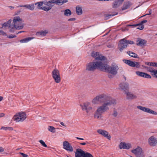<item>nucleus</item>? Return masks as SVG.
I'll list each match as a JSON object with an SVG mask.
<instances>
[{
    "instance_id": "nucleus-2",
    "label": "nucleus",
    "mask_w": 157,
    "mask_h": 157,
    "mask_svg": "<svg viewBox=\"0 0 157 157\" xmlns=\"http://www.w3.org/2000/svg\"><path fill=\"white\" fill-rule=\"evenodd\" d=\"M102 68H103V70H101V71L107 72L108 73V76L110 78H113L117 74L119 69L117 65L112 64L111 66H109L107 65L104 61L103 62Z\"/></svg>"
},
{
    "instance_id": "nucleus-43",
    "label": "nucleus",
    "mask_w": 157,
    "mask_h": 157,
    "mask_svg": "<svg viewBox=\"0 0 157 157\" xmlns=\"http://www.w3.org/2000/svg\"><path fill=\"white\" fill-rule=\"evenodd\" d=\"M139 24H134V25H127V27L130 26L134 28L137 26Z\"/></svg>"
},
{
    "instance_id": "nucleus-20",
    "label": "nucleus",
    "mask_w": 157,
    "mask_h": 157,
    "mask_svg": "<svg viewBox=\"0 0 157 157\" xmlns=\"http://www.w3.org/2000/svg\"><path fill=\"white\" fill-rule=\"evenodd\" d=\"M55 4H56V0H51L48 1H45L44 5L47 6L48 7H53Z\"/></svg>"
},
{
    "instance_id": "nucleus-5",
    "label": "nucleus",
    "mask_w": 157,
    "mask_h": 157,
    "mask_svg": "<svg viewBox=\"0 0 157 157\" xmlns=\"http://www.w3.org/2000/svg\"><path fill=\"white\" fill-rule=\"evenodd\" d=\"M26 118V114L24 112H21L15 115L13 119L16 122H21L24 121Z\"/></svg>"
},
{
    "instance_id": "nucleus-18",
    "label": "nucleus",
    "mask_w": 157,
    "mask_h": 157,
    "mask_svg": "<svg viewBox=\"0 0 157 157\" xmlns=\"http://www.w3.org/2000/svg\"><path fill=\"white\" fill-rule=\"evenodd\" d=\"M85 152L81 149L78 148L75 152V157H83Z\"/></svg>"
},
{
    "instance_id": "nucleus-61",
    "label": "nucleus",
    "mask_w": 157,
    "mask_h": 157,
    "mask_svg": "<svg viewBox=\"0 0 157 157\" xmlns=\"http://www.w3.org/2000/svg\"><path fill=\"white\" fill-rule=\"evenodd\" d=\"M97 1H103V0H97Z\"/></svg>"
},
{
    "instance_id": "nucleus-32",
    "label": "nucleus",
    "mask_w": 157,
    "mask_h": 157,
    "mask_svg": "<svg viewBox=\"0 0 157 157\" xmlns=\"http://www.w3.org/2000/svg\"><path fill=\"white\" fill-rule=\"evenodd\" d=\"M64 15L66 16H68L71 14V10L69 9H67L64 10Z\"/></svg>"
},
{
    "instance_id": "nucleus-31",
    "label": "nucleus",
    "mask_w": 157,
    "mask_h": 157,
    "mask_svg": "<svg viewBox=\"0 0 157 157\" xmlns=\"http://www.w3.org/2000/svg\"><path fill=\"white\" fill-rule=\"evenodd\" d=\"M129 6L130 4L128 2H126L125 3L122 7V10H123L127 9L129 7Z\"/></svg>"
},
{
    "instance_id": "nucleus-24",
    "label": "nucleus",
    "mask_w": 157,
    "mask_h": 157,
    "mask_svg": "<svg viewBox=\"0 0 157 157\" xmlns=\"http://www.w3.org/2000/svg\"><path fill=\"white\" fill-rule=\"evenodd\" d=\"M124 0H116L114 1L113 4V8H117L120 6L123 2Z\"/></svg>"
},
{
    "instance_id": "nucleus-7",
    "label": "nucleus",
    "mask_w": 157,
    "mask_h": 157,
    "mask_svg": "<svg viewBox=\"0 0 157 157\" xmlns=\"http://www.w3.org/2000/svg\"><path fill=\"white\" fill-rule=\"evenodd\" d=\"M80 106L82 110L85 111L87 113L89 114L91 112H93V108L91 106V103L89 102L86 101L82 104L80 105Z\"/></svg>"
},
{
    "instance_id": "nucleus-8",
    "label": "nucleus",
    "mask_w": 157,
    "mask_h": 157,
    "mask_svg": "<svg viewBox=\"0 0 157 157\" xmlns=\"http://www.w3.org/2000/svg\"><path fill=\"white\" fill-rule=\"evenodd\" d=\"M52 74L55 81L57 83H59L61 81V78L59 71L57 69H55L52 71Z\"/></svg>"
},
{
    "instance_id": "nucleus-62",
    "label": "nucleus",
    "mask_w": 157,
    "mask_h": 157,
    "mask_svg": "<svg viewBox=\"0 0 157 157\" xmlns=\"http://www.w3.org/2000/svg\"><path fill=\"white\" fill-rule=\"evenodd\" d=\"M156 67H157V64H156Z\"/></svg>"
},
{
    "instance_id": "nucleus-53",
    "label": "nucleus",
    "mask_w": 157,
    "mask_h": 157,
    "mask_svg": "<svg viewBox=\"0 0 157 157\" xmlns=\"http://www.w3.org/2000/svg\"><path fill=\"white\" fill-rule=\"evenodd\" d=\"M75 18H71L68 19V21H75Z\"/></svg>"
},
{
    "instance_id": "nucleus-27",
    "label": "nucleus",
    "mask_w": 157,
    "mask_h": 157,
    "mask_svg": "<svg viewBox=\"0 0 157 157\" xmlns=\"http://www.w3.org/2000/svg\"><path fill=\"white\" fill-rule=\"evenodd\" d=\"M76 11L77 14L78 15L82 14V11L81 6H77L76 7Z\"/></svg>"
},
{
    "instance_id": "nucleus-10",
    "label": "nucleus",
    "mask_w": 157,
    "mask_h": 157,
    "mask_svg": "<svg viewBox=\"0 0 157 157\" xmlns=\"http://www.w3.org/2000/svg\"><path fill=\"white\" fill-rule=\"evenodd\" d=\"M131 152L134 153L137 157H144L142 149L140 147L132 150Z\"/></svg>"
},
{
    "instance_id": "nucleus-47",
    "label": "nucleus",
    "mask_w": 157,
    "mask_h": 157,
    "mask_svg": "<svg viewBox=\"0 0 157 157\" xmlns=\"http://www.w3.org/2000/svg\"><path fill=\"white\" fill-rule=\"evenodd\" d=\"M147 20H144L141 21L140 23L141 24H143L144 23L147 22Z\"/></svg>"
},
{
    "instance_id": "nucleus-54",
    "label": "nucleus",
    "mask_w": 157,
    "mask_h": 157,
    "mask_svg": "<svg viewBox=\"0 0 157 157\" xmlns=\"http://www.w3.org/2000/svg\"><path fill=\"white\" fill-rule=\"evenodd\" d=\"M76 138L78 140H84V139H83V138H80V137H76Z\"/></svg>"
},
{
    "instance_id": "nucleus-34",
    "label": "nucleus",
    "mask_w": 157,
    "mask_h": 157,
    "mask_svg": "<svg viewBox=\"0 0 157 157\" xmlns=\"http://www.w3.org/2000/svg\"><path fill=\"white\" fill-rule=\"evenodd\" d=\"M48 129L51 132L55 133L56 132L55 128L53 126H48Z\"/></svg>"
},
{
    "instance_id": "nucleus-51",
    "label": "nucleus",
    "mask_w": 157,
    "mask_h": 157,
    "mask_svg": "<svg viewBox=\"0 0 157 157\" xmlns=\"http://www.w3.org/2000/svg\"><path fill=\"white\" fill-rule=\"evenodd\" d=\"M4 151V149L2 147H0V152H2Z\"/></svg>"
},
{
    "instance_id": "nucleus-13",
    "label": "nucleus",
    "mask_w": 157,
    "mask_h": 157,
    "mask_svg": "<svg viewBox=\"0 0 157 157\" xmlns=\"http://www.w3.org/2000/svg\"><path fill=\"white\" fill-rule=\"evenodd\" d=\"M97 132L100 134L106 137L108 139L110 140L111 136L109 134V133L103 129H98L97 130Z\"/></svg>"
},
{
    "instance_id": "nucleus-28",
    "label": "nucleus",
    "mask_w": 157,
    "mask_h": 157,
    "mask_svg": "<svg viewBox=\"0 0 157 157\" xmlns=\"http://www.w3.org/2000/svg\"><path fill=\"white\" fill-rule=\"evenodd\" d=\"M33 38H34L33 37H27L21 40H20V41L21 43H27L29 41L31 40Z\"/></svg>"
},
{
    "instance_id": "nucleus-63",
    "label": "nucleus",
    "mask_w": 157,
    "mask_h": 157,
    "mask_svg": "<svg viewBox=\"0 0 157 157\" xmlns=\"http://www.w3.org/2000/svg\"><path fill=\"white\" fill-rule=\"evenodd\" d=\"M156 67H157V64H156Z\"/></svg>"
},
{
    "instance_id": "nucleus-22",
    "label": "nucleus",
    "mask_w": 157,
    "mask_h": 157,
    "mask_svg": "<svg viewBox=\"0 0 157 157\" xmlns=\"http://www.w3.org/2000/svg\"><path fill=\"white\" fill-rule=\"evenodd\" d=\"M126 98L128 99L132 100L136 99L137 98L136 96L129 92H126Z\"/></svg>"
},
{
    "instance_id": "nucleus-44",
    "label": "nucleus",
    "mask_w": 157,
    "mask_h": 157,
    "mask_svg": "<svg viewBox=\"0 0 157 157\" xmlns=\"http://www.w3.org/2000/svg\"><path fill=\"white\" fill-rule=\"evenodd\" d=\"M152 75L157 78V70H155V71L153 72V73L152 74Z\"/></svg>"
},
{
    "instance_id": "nucleus-45",
    "label": "nucleus",
    "mask_w": 157,
    "mask_h": 157,
    "mask_svg": "<svg viewBox=\"0 0 157 157\" xmlns=\"http://www.w3.org/2000/svg\"><path fill=\"white\" fill-rule=\"evenodd\" d=\"M157 63H150V66L156 67Z\"/></svg>"
},
{
    "instance_id": "nucleus-35",
    "label": "nucleus",
    "mask_w": 157,
    "mask_h": 157,
    "mask_svg": "<svg viewBox=\"0 0 157 157\" xmlns=\"http://www.w3.org/2000/svg\"><path fill=\"white\" fill-rule=\"evenodd\" d=\"M1 129H3L5 130H9L12 131L13 130V128L11 127L2 126L1 128Z\"/></svg>"
},
{
    "instance_id": "nucleus-30",
    "label": "nucleus",
    "mask_w": 157,
    "mask_h": 157,
    "mask_svg": "<svg viewBox=\"0 0 157 157\" xmlns=\"http://www.w3.org/2000/svg\"><path fill=\"white\" fill-rule=\"evenodd\" d=\"M56 4L62 5L67 2V0H56Z\"/></svg>"
},
{
    "instance_id": "nucleus-57",
    "label": "nucleus",
    "mask_w": 157,
    "mask_h": 157,
    "mask_svg": "<svg viewBox=\"0 0 157 157\" xmlns=\"http://www.w3.org/2000/svg\"><path fill=\"white\" fill-rule=\"evenodd\" d=\"M3 99V97L0 96V101H1Z\"/></svg>"
},
{
    "instance_id": "nucleus-25",
    "label": "nucleus",
    "mask_w": 157,
    "mask_h": 157,
    "mask_svg": "<svg viewBox=\"0 0 157 157\" xmlns=\"http://www.w3.org/2000/svg\"><path fill=\"white\" fill-rule=\"evenodd\" d=\"M48 31L47 30L41 31L37 32L36 35L38 36H44L48 33Z\"/></svg>"
},
{
    "instance_id": "nucleus-21",
    "label": "nucleus",
    "mask_w": 157,
    "mask_h": 157,
    "mask_svg": "<svg viewBox=\"0 0 157 157\" xmlns=\"http://www.w3.org/2000/svg\"><path fill=\"white\" fill-rule=\"evenodd\" d=\"M120 87L122 90H124L125 92L128 91L129 89L128 84L127 83H123L120 84Z\"/></svg>"
},
{
    "instance_id": "nucleus-14",
    "label": "nucleus",
    "mask_w": 157,
    "mask_h": 157,
    "mask_svg": "<svg viewBox=\"0 0 157 157\" xmlns=\"http://www.w3.org/2000/svg\"><path fill=\"white\" fill-rule=\"evenodd\" d=\"M63 148L64 149L70 152L73 151V148L70 144L67 141H65L63 143Z\"/></svg>"
},
{
    "instance_id": "nucleus-56",
    "label": "nucleus",
    "mask_w": 157,
    "mask_h": 157,
    "mask_svg": "<svg viewBox=\"0 0 157 157\" xmlns=\"http://www.w3.org/2000/svg\"><path fill=\"white\" fill-rule=\"evenodd\" d=\"M145 64L148 66H150V62H147L145 63Z\"/></svg>"
},
{
    "instance_id": "nucleus-48",
    "label": "nucleus",
    "mask_w": 157,
    "mask_h": 157,
    "mask_svg": "<svg viewBox=\"0 0 157 157\" xmlns=\"http://www.w3.org/2000/svg\"><path fill=\"white\" fill-rule=\"evenodd\" d=\"M151 11L150 10V11H149V14H145V15H144L143 16H142L141 17H144L145 16H146V15H151Z\"/></svg>"
},
{
    "instance_id": "nucleus-41",
    "label": "nucleus",
    "mask_w": 157,
    "mask_h": 157,
    "mask_svg": "<svg viewBox=\"0 0 157 157\" xmlns=\"http://www.w3.org/2000/svg\"><path fill=\"white\" fill-rule=\"evenodd\" d=\"M39 142L43 146L45 147H47V145L45 144V142L43 140H40L39 141Z\"/></svg>"
},
{
    "instance_id": "nucleus-40",
    "label": "nucleus",
    "mask_w": 157,
    "mask_h": 157,
    "mask_svg": "<svg viewBox=\"0 0 157 157\" xmlns=\"http://www.w3.org/2000/svg\"><path fill=\"white\" fill-rule=\"evenodd\" d=\"M138 24H139V25L138 26L139 27L137 28V29L142 30L144 28V26L143 24H141L140 23Z\"/></svg>"
},
{
    "instance_id": "nucleus-58",
    "label": "nucleus",
    "mask_w": 157,
    "mask_h": 157,
    "mask_svg": "<svg viewBox=\"0 0 157 157\" xmlns=\"http://www.w3.org/2000/svg\"><path fill=\"white\" fill-rule=\"evenodd\" d=\"M9 7L11 10H13V9L14 8V7L13 6H9Z\"/></svg>"
},
{
    "instance_id": "nucleus-29",
    "label": "nucleus",
    "mask_w": 157,
    "mask_h": 157,
    "mask_svg": "<svg viewBox=\"0 0 157 157\" xmlns=\"http://www.w3.org/2000/svg\"><path fill=\"white\" fill-rule=\"evenodd\" d=\"M143 67L144 68H146L148 71L150 72L151 73L152 75L153 73V72L155 71L154 70L153 67H147L145 66H143Z\"/></svg>"
},
{
    "instance_id": "nucleus-15",
    "label": "nucleus",
    "mask_w": 157,
    "mask_h": 157,
    "mask_svg": "<svg viewBox=\"0 0 157 157\" xmlns=\"http://www.w3.org/2000/svg\"><path fill=\"white\" fill-rule=\"evenodd\" d=\"M119 147L120 149H128L131 147V144L130 143L121 142L119 145Z\"/></svg>"
},
{
    "instance_id": "nucleus-19",
    "label": "nucleus",
    "mask_w": 157,
    "mask_h": 157,
    "mask_svg": "<svg viewBox=\"0 0 157 157\" xmlns=\"http://www.w3.org/2000/svg\"><path fill=\"white\" fill-rule=\"evenodd\" d=\"M136 74L140 77L147 78H151V76L149 74L144 72L137 71L136 72Z\"/></svg>"
},
{
    "instance_id": "nucleus-50",
    "label": "nucleus",
    "mask_w": 157,
    "mask_h": 157,
    "mask_svg": "<svg viewBox=\"0 0 157 157\" xmlns=\"http://www.w3.org/2000/svg\"><path fill=\"white\" fill-rule=\"evenodd\" d=\"M88 143V142L87 141H86V142L80 143V145H85L86 144V143Z\"/></svg>"
},
{
    "instance_id": "nucleus-38",
    "label": "nucleus",
    "mask_w": 157,
    "mask_h": 157,
    "mask_svg": "<svg viewBox=\"0 0 157 157\" xmlns=\"http://www.w3.org/2000/svg\"><path fill=\"white\" fill-rule=\"evenodd\" d=\"M83 157H94L90 153L88 152H85Z\"/></svg>"
},
{
    "instance_id": "nucleus-42",
    "label": "nucleus",
    "mask_w": 157,
    "mask_h": 157,
    "mask_svg": "<svg viewBox=\"0 0 157 157\" xmlns=\"http://www.w3.org/2000/svg\"><path fill=\"white\" fill-rule=\"evenodd\" d=\"M118 115V113L117 111L116 110H114L113 111V112L112 114V115L114 117H116Z\"/></svg>"
},
{
    "instance_id": "nucleus-52",
    "label": "nucleus",
    "mask_w": 157,
    "mask_h": 157,
    "mask_svg": "<svg viewBox=\"0 0 157 157\" xmlns=\"http://www.w3.org/2000/svg\"><path fill=\"white\" fill-rule=\"evenodd\" d=\"M5 114L3 113H0V117H2L4 116Z\"/></svg>"
},
{
    "instance_id": "nucleus-26",
    "label": "nucleus",
    "mask_w": 157,
    "mask_h": 157,
    "mask_svg": "<svg viewBox=\"0 0 157 157\" xmlns=\"http://www.w3.org/2000/svg\"><path fill=\"white\" fill-rule=\"evenodd\" d=\"M12 21V20L11 19H10L8 20L7 22H5L2 25V27L6 28L7 27H9L10 29V32L11 29V24H10L11 22Z\"/></svg>"
},
{
    "instance_id": "nucleus-49",
    "label": "nucleus",
    "mask_w": 157,
    "mask_h": 157,
    "mask_svg": "<svg viewBox=\"0 0 157 157\" xmlns=\"http://www.w3.org/2000/svg\"><path fill=\"white\" fill-rule=\"evenodd\" d=\"M15 37H16V36L15 35H10L9 36V38H14Z\"/></svg>"
},
{
    "instance_id": "nucleus-59",
    "label": "nucleus",
    "mask_w": 157,
    "mask_h": 157,
    "mask_svg": "<svg viewBox=\"0 0 157 157\" xmlns=\"http://www.w3.org/2000/svg\"><path fill=\"white\" fill-rule=\"evenodd\" d=\"M24 32V31H20V32H18L17 33V34H19V33H22V32Z\"/></svg>"
},
{
    "instance_id": "nucleus-4",
    "label": "nucleus",
    "mask_w": 157,
    "mask_h": 157,
    "mask_svg": "<svg viewBox=\"0 0 157 157\" xmlns=\"http://www.w3.org/2000/svg\"><path fill=\"white\" fill-rule=\"evenodd\" d=\"M103 62L102 61H98L90 62L86 65V70L89 71H93L98 68L101 71V70H103V68H102Z\"/></svg>"
},
{
    "instance_id": "nucleus-3",
    "label": "nucleus",
    "mask_w": 157,
    "mask_h": 157,
    "mask_svg": "<svg viewBox=\"0 0 157 157\" xmlns=\"http://www.w3.org/2000/svg\"><path fill=\"white\" fill-rule=\"evenodd\" d=\"M24 26L22 19L19 16L15 17L13 18V22L11 24L10 32H13L15 30L22 29Z\"/></svg>"
},
{
    "instance_id": "nucleus-39",
    "label": "nucleus",
    "mask_w": 157,
    "mask_h": 157,
    "mask_svg": "<svg viewBox=\"0 0 157 157\" xmlns=\"http://www.w3.org/2000/svg\"><path fill=\"white\" fill-rule=\"evenodd\" d=\"M115 14L111 15V14H107L105 15V19H108L110 17H111L112 16L115 15Z\"/></svg>"
},
{
    "instance_id": "nucleus-60",
    "label": "nucleus",
    "mask_w": 157,
    "mask_h": 157,
    "mask_svg": "<svg viewBox=\"0 0 157 157\" xmlns=\"http://www.w3.org/2000/svg\"><path fill=\"white\" fill-rule=\"evenodd\" d=\"M108 47L109 48H111V46H110V45H109L108 46Z\"/></svg>"
},
{
    "instance_id": "nucleus-17",
    "label": "nucleus",
    "mask_w": 157,
    "mask_h": 157,
    "mask_svg": "<svg viewBox=\"0 0 157 157\" xmlns=\"http://www.w3.org/2000/svg\"><path fill=\"white\" fill-rule=\"evenodd\" d=\"M136 45L139 46H144L147 43V41L144 39H142L140 38H137L136 40Z\"/></svg>"
},
{
    "instance_id": "nucleus-6",
    "label": "nucleus",
    "mask_w": 157,
    "mask_h": 157,
    "mask_svg": "<svg viewBox=\"0 0 157 157\" xmlns=\"http://www.w3.org/2000/svg\"><path fill=\"white\" fill-rule=\"evenodd\" d=\"M134 42L131 40H127L124 39H122L120 41L119 44L118 48L121 52H122L123 50L126 48L128 44H133Z\"/></svg>"
},
{
    "instance_id": "nucleus-1",
    "label": "nucleus",
    "mask_w": 157,
    "mask_h": 157,
    "mask_svg": "<svg viewBox=\"0 0 157 157\" xmlns=\"http://www.w3.org/2000/svg\"><path fill=\"white\" fill-rule=\"evenodd\" d=\"M92 102L94 105L103 103L101 105L98 107L94 114V117L97 119L101 118L102 114L109 109V106L114 105L117 103L115 99L105 94H101L96 96L93 99Z\"/></svg>"
},
{
    "instance_id": "nucleus-11",
    "label": "nucleus",
    "mask_w": 157,
    "mask_h": 157,
    "mask_svg": "<svg viewBox=\"0 0 157 157\" xmlns=\"http://www.w3.org/2000/svg\"><path fill=\"white\" fill-rule=\"evenodd\" d=\"M137 108L139 109L149 113L153 115H157V113L151 109L147 108H146L142 106H138Z\"/></svg>"
},
{
    "instance_id": "nucleus-9",
    "label": "nucleus",
    "mask_w": 157,
    "mask_h": 157,
    "mask_svg": "<svg viewBox=\"0 0 157 157\" xmlns=\"http://www.w3.org/2000/svg\"><path fill=\"white\" fill-rule=\"evenodd\" d=\"M123 61L124 63L131 67H136V68H139L140 67L139 62H134L133 61L128 59H124Z\"/></svg>"
},
{
    "instance_id": "nucleus-16",
    "label": "nucleus",
    "mask_w": 157,
    "mask_h": 157,
    "mask_svg": "<svg viewBox=\"0 0 157 157\" xmlns=\"http://www.w3.org/2000/svg\"><path fill=\"white\" fill-rule=\"evenodd\" d=\"M148 142L150 146H154L157 144V138H155L153 136H151L148 139Z\"/></svg>"
},
{
    "instance_id": "nucleus-33",
    "label": "nucleus",
    "mask_w": 157,
    "mask_h": 157,
    "mask_svg": "<svg viewBox=\"0 0 157 157\" xmlns=\"http://www.w3.org/2000/svg\"><path fill=\"white\" fill-rule=\"evenodd\" d=\"M127 53L129 55V56H131L132 57L135 58H137V54H136L134 53H133V52H131L130 51L127 52Z\"/></svg>"
},
{
    "instance_id": "nucleus-55",
    "label": "nucleus",
    "mask_w": 157,
    "mask_h": 157,
    "mask_svg": "<svg viewBox=\"0 0 157 157\" xmlns=\"http://www.w3.org/2000/svg\"><path fill=\"white\" fill-rule=\"evenodd\" d=\"M60 124L62 125L63 126H65V127H66V125L64 124V123L63 122H61L60 123Z\"/></svg>"
},
{
    "instance_id": "nucleus-37",
    "label": "nucleus",
    "mask_w": 157,
    "mask_h": 157,
    "mask_svg": "<svg viewBox=\"0 0 157 157\" xmlns=\"http://www.w3.org/2000/svg\"><path fill=\"white\" fill-rule=\"evenodd\" d=\"M45 3V1H42V2H37L35 3V5H37V6L39 7H40L42 6L44 4V3Z\"/></svg>"
},
{
    "instance_id": "nucleus-12",
    "label": "nucleus",
    "mask_w": 157,
    "mask_h": 157,
    "mask_svg": "<svg viewBox=\"0 0 157 157\" xmlns=\"http://www.w3.org/2000/svg\"><path fill=\"white\" fill-rule=\"evenodd\" d=\"M91 56L95 58L96 59H98L99 61H104L105 57L99 54V53L93 52L91 53Z\"/></svg>"
},
{
    "instance_id": "nucleus-36",
    "label": "nucleus",
    "mask_w": 157,
    "mask_h": 157,
    "mask_svg": "<svg viewBox=\"0 0 157 157\" xmlns=\"http://www.w3.org/2000/svg\"><path fill=\"white\" fill-rule=\"evenodd\" d=\"M51 7L43 6L40 7V9L42 10L45 11H48L51 9Z\"/></svg>"
},
{
    "instance_id": "nucleus-46",
    "label": "nucleus",
    "mask_w": 157,
    "mask_h": 157,
    "mask_svg": "<svg viewBox=\"0 0 157 157\" xmlns=\"http://www.w3.org/2000/svg\"><path fill=\"white\" fill-rule=\"evenodd\" d=\"M0 34L3 35H6V33L3 31H0Z\"/></svg>"
},
{
    "instance_id": "nucleus-64",
    "label": "nucleus",
    "mask_w": 157,
    "mask_h": 157,
    "mask_svg": "<svg viewBox=\"0 0 157 157\" xmlns=\"http://www.w3.org/2000/svg\"><path fill=\"white\" fill-rule=\"evenodd\" d=\"M156 67H157V64H156Z\"/></svg>"
},
{
    "instance_id": "nucleus-23",
    "label": "nucleus",
    "mask_w": 157,
    "mask_h": 157,
    "mask_svg": "<svg viewBox=\"0 0 157 157\" xmlns=\"http://www.w3.org/2000/svg\"><path fill=\"white\" fill-rule=\"evenodd\" d=\"M24 7L26 8L31 10H33L34 9V6L33 4H26L25 5H20L17 6V7Z\"/></svg>"
}]
</instances>
